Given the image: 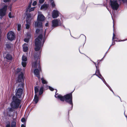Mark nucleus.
Masks as SVG:
<instances>
[{"label":"nucleus","instance_id":"32","mask_svg":"<svg viewBox=\"0 0 127 127\" xmlns=\"http://www.w3.org/2000/svg\"><path fill=\"white\" fill-rule=\"evenodd\" d=\"M26 28L27 29H28L29 28V25L28 24H27L26 25Z\"/></svg>","mask_w":127,"mask_h":127},{"label":"nucleus","instance_id":"4","mask_svg":"<svg viewBox=\"0 0 127 127\" xmlns=\"http://www.w3.org/2000/svg\"><path fill=\"white\" fill-rule=\"evenodd\" d=\"M55 97L59 99L62 101H64L65 100L66 101L69 103L72 106V96L71 93L67 94L64 96H63L58 93H56L55 95Z\"/></svg>","mask_w":127,"mask_h":127},{"label":"nucleus","instance_id":"1","mask_svg":"<svg viewBox=\"0 0 127 127\" xmlns=\"http://www.w3.org/2000/svg\"><path fill=\"white\" fill-rule=\"evenodd\" d=\"M36 34L37 35H39L38 36L35 40V50L37 51L38 50H40L41 48L43 45V43L44 42L45 39L44 38L43 43H42V39L43 38L42 32V31L39 29H37L36 31Z\"/></svg>","mask_w":127,"mask_h":127},{"label":"nucleus","instance_id":"12","mask_svg":"<svg viewBox=\"0 0 127 127\" xmlns=\"http://www.w3.org/2000/svg\"><path fill=\"white\" fill-rule=\"evenodd\" d=\"M95 74L99 78L101 79L103 81L104 83L105 84L108 86L107 85V84L105 80L102 77L101 75L100 74L99 71L97 69L95 73Z\"/></svg>","mask_w":127,"mask_h":127},{"label":"nucleus","instance_id":"33","mask_svg":"<svg viewBox=\"0 0 127 127\" xmlns=\"http://www.w3.org/2000/svg\"><path fill=\"white\" fill-rule=\"evenodd\" d=\"M21 120L22 122H24L25 121V119L24 118H22V119Z\"/></svg>","mask_w":127,"mask_h":127},{"label":"nucleus","instance_id":"34","mask_svg":"<svg viewBox=\"0 0 127 127\" xmlns=\"http://www.w3.org/2000/svg\"><path fill=\"white\" fill-rule=\"evenodd\" d=\"M10 123H9V124L6 125V127H10Z\"/></svg>","mask_w":127,"mask_h":127},{"label":"nucleus","instance_id":"26","mask_svg":"<svg viewBox=\"0 0 127 127\" xmlns=\"http://www.w3.org/2000/svg\"><path fill=\"white\" fill-rule=\"evenodd\" d=\"M21 71V69L20 68H18L16 69V73H18Z\"/></svg>","mask_w":127,"mask_h":127},{"label":"nucleus","instance_id":"35","mask_svg":"<svg viewBox=\"0 0 127 127\" xmlns=\"http://www.w3.org/2000/svg\"><path fill=\"white\" fill-rule=\"evenodd\" d=\"M3 1L4 2H6L10 1L11 0H3Z\"/></svg>","mask_w":127,"mask_h":127},{"label":"nucleus","instance_id":"18","mask_svg":"<svg viewBox=\"0 0 127 127\" xmlns=\"http://www.w3.org/2000/svg\"><path fill=\"white\" fill-rule=\"evenodd\" d=\"M27 36L28 38H26L24 39V41L26 42H28L29 41V39L31 37V35L30 34H28L27 35Z\"/></svg>","mask_w":127,"mask_h":127},{"label":"nucleus","instance_id":"31","mask_svg":"<svg viewBox=\"0 0 127 127\" xmlns=\"http://www.w3.org/2000/svg\"><path fill=\"white\" fill-rule=\"evenodd\" d=\"M49 89L51 91H53L54 90V89L53 88L50 86L49 87Z\"/></svg>","mask_w":127,"mask_h":127},{"label":"nucleus","instance_id":"41","mask_svg":"<svg viewBox=\"0 0 127 127\" xmlns=\"http://www.w3.org/2000/svg\"><path fill=\"white\" fill-rule=\"evenodd\" d=\"M114 43H113V44H114Z\"/></svg>","mask_w":127,"mask_h":127},{"label":"nucleus","instance_id":"10","mask_svg":"<svg viewBox=\"0 0 127 127\" xmlns=\"http://www.w3.org/2000/svg\"><path fill=\"white\" fill-rule=\"evenodd\" d=\"M52 26L54 27L61 25V23L60 19H56L53 20L52 21Z\"/></svg>","mask_w":127,"mask_h":127},{"label":"nucleus","instance_id":"29","mask_svg":"<svg viewBox=\"0 0 127 127\" xmlns=\"http://www.w3.org/2000/svg\"><path fill=\"white\" fill-rule=\"evenodd\" d=\"M44 1V0H39V3L40 4L42 3Z\"/></svg>","mask_w":127,"mask_h":127},{"label":"nucleus","instance_id":"7","mask_svg":"<svg viewBox=\"0 0 127 127\" xmlns=\"http://www.w3.org/2000/svg\"><path fill=\"white\" fill-rule=\"evenodd\" d=\"M119 0L118 1L116 0H114L113 1L111 0V6L112 8L114 10H117L121 2Z\"/></svg>","mask_w":127,"mask_h":127},{"label":"nucleus","instance_id":"44","mask_svg":"<svg viewBox=\"0 0 127 127\" xmlns=\"http://www.w3.org/2000/svg\"><path fill=\"white\" fill-rule=\"evenodd\" d=\"M10 10H11V9H10Z\"/></svg>","mask_w":127,"mask_h":127},{"label":"nucleus","instance_id":"14","mask_svg":"<svg viewBox=\"0 0 127 127\" xmlns=\"http://www.w3.org/2000/svg\"><path fill=\"white\" fill-rule=\"evenodd\" d=\"M27 60V58L26 57L23 56L22 57V64L23 67H25L26 65V61Z\"/></svg>","mask_w":127,"mask_h":127},{"label":"nucleus","instance_id":"19","mask_svg":"<svg viewBox=\"0 0 127 127\" xmlns=\"http://www.w3.org/2000/svg\"><path fill=\"white\" fill-rule=\"evenodd\" d=\"M38 97L36 94L35 95L34 98L33 100L36 103L38 101Z\"/></svg>","mask_w":127,"mask_h":127},{"label":"nucleus","instance_id":"28","mask_svg":"<svg viewBox=\"0 0 127 127\" xmlns=\"http://www.w3.org/2000/svg\"><path fill=\"white\" fill-rule=\"evenodd\" d=\"M119 1H122L124 3H127V0H119Z\"/></svg>","mask_w":127,"mask_h":127},{"label":"nucleus","instance_id":"5","mask_svg":"<svg viewBox=\"0 0 127 127\" xmlns=\"http://www.w3.org/2000/svg\"><path fill=\"white\" fill-rule=\"evenodd\" d=\"M37 20L34 24L35 27H41L42 26V23L41 21H43L45 19V17L42 14L41 12H38Z\"/></svg>","mask_w":127,"mask_h":127},{"label":"nucleus","instance_id":"20","mask_svg":"<svg viewBox=\"0 0 127 127\" xmlns=\"http://www.w3.org/2000/svg\"><path fill=\"white\" fill-rule=\"evenodd\" d=\"M12 58V56L9 54H7L6 57V59L8 60H11Z\"/></svg>","mask_w":127,"mask_h":127},{"label":"nucleus","instance_id":"39","mask_svg":"<svg viewBox=\"0 0 127 127\" xmlns=\"http://www.w3.org/2000/svg\"><path fill=\"white\" fill-rule=\"evenodd\" d=\"M94 63L95 64V66H96V68L97 69V66H96V64L95 63Z\"/></svg>","mask_w":127,"mask_h":127},{"label":"nucleus","instance_id":"11","mask_svg":"<svg viewBox=\"0 0 127 127\" xmlns=\"http://www.w3.org/2000/svg\"><path fill=\"white\" fill-rule=\"evenodd\" d=\"M7 37L8 40L11 41L13 40L15 37L14 33L12 31L9 32L7 34Z\"/></svg>","mask_w":127,"mask_h":127},{"label":"nucleus","instance_id":"3","mask_svg":"<svg viewBox=\"0 0 127 127\" xmlns=\"http://www.w3.org/2000/svg\"><path fill=\"white\" fill-rule=\"evenodd\" d=\"M13 101L11 104V106L12 108H8L7 110V115L9 116H10V113L13 111L12 109H17L19 106L20 103V99H18L15 96H13Z\"/></svg>","mask_w":127,"mask_h":127},{"label":"nucleus","instance_id":"13","mask_svg":"<svg viewBox=\"0 0 127 127\" xmlns=\"http://www.w3.org/2000/svg\"><path fill=\"white\" fill-rule=\"evenodd\" d=\"M59 16V12L57 10H54L52 13V16L53 18H57Z\"/></svg>","mask_w":127,"mask_h":127},{"label":"nucleus","instance_id":"37","mask_svg":"<svg viewBox=\"0 0 127 127\" xmlns=\"http://www.w3.org/2000/svg\"><path fill=\"white\" fill-rule=\"evenodd\" d=\"M21 127H25V126L24 125H21Z\"/></svg>","mask_w":127,"mask_h":127},{"label":"nucleus","instance_id":"2","mask_svg":"<svg viewBox=\"0 0 127 127\" xmlns=\"http://www.w3.org/2000/svg\"><path fill=\"white\" fill-rule=\"evenodd\" d=\"M23 76V73L21 72L16 79L17 81L19 82H21V83L19 84L18 87L20 88L18 89L16 93V97H15L18 99L17 98H20L21 96L23 91L22 88H23L24 85L22 82L24 81Z\"/></svg>","mask_w":127,"mask_h":127},{"label":"nucleus","instance_id":"43","mask_svg":"<svg viewBox=\"0 0 127 127\" xmlns=\"http://www.w3.org/2000/svg\"><path fill=\"white\" fill-rule=\"evenodd\" d=\"M113 45H114V44H113Z\"/></svg>","mask_w":127,"mask_h":127},{"label":"nucleus","instance_id":"23","mask_svg":"<svg viewBox=\"0 0 127 127\" xmlns=\"http://www.w3.org/2000/svg\"><path fill=\"white\" fill-rule=\"evenodd\" d=\"M16 123L14 121H13L11 123V127H15Z\"/></svg>","mask_w":127,"mask_h":127},{"label":"nucleus","instance_id":"30","mask_svg":"<svg viewBox=\"0 0 127 127\" xmlns=\"http://www.w3.org/2000/svg\"><path fill=\"white\" fill-rule=\"evenodd\" d=\"M36 3L37 2L36 1H34L32 4V5L33 6H34L36 4Z\"/></svg>","mask_w":127,"mask_h":127},{"label":"nucleus","instance_id":"27","mask_svg":"<svg viewBox=\"0 0 127 127\" xmlns=\"http://www.w3.org/2000/svg\"><path fill=\"white\" fill-rule=\"evenodd\" d=\"M8 16L10 18H11L13 17V16L12 15V14L11 12H10L9 13L8 15Z\"/></svg>","mask_w":127,"mask_h":127},{"label":"nucleus","instance_id":"22","mask_svg":"<svg viewBox=\"0 0 127 127\" xmlns=\"http://www.w3.org/2000/svg\"><path fill=\"white\" fill-rule=\"evenodd\" d=\"M50 2L51 3V4L52 6V7H54L55 6V5L54 3V1L53 0H49Z\"/></svg>","mask_w":127,"mask_h":127},{"label":"nucleus","instance_id":"6","mask_svg":"<svg viewBox=\"0 0 127 127\" xmlns=\"http://www.w3.org/2000/svg\"><path fill=\"white\" fill-rule=\"evenodd\" d=\"M41 80L42 83L43 84V85L41 86L39 92V95H41L43 93V91L45 90H47V81L45 80V79L43 78H41Z\"/></svg>","mask_w":127,"mask_h":127},{"label":"nucleus","instance_id":"25","mask_svg":"<svg viewBox=\"0 0 127 127\" xmlns=\"http://www.w3.org/2000/svg\"><path fill=\"white\" fill-rule=\"evenodd\" d=\"M18 30V31H20V30L21 25L20 24H18L17 26Z\"/></svg>","mask_w":127,"mask_h":127},{"label":"nucleus","instance_id":"9","mask_svg":"<svg viewBox=\"0 0 127 127\" xmlns=\"http://www.w3.org/2000/svg\"><path fill=\"white\" fill-rule=\"evenodd\" d=\"M7 6L5 5L3 7L0 9V16L2 17L5 15L7 10Z\"/></svg>","mask_w":127,"mask_h":127},{"label":"nucleus","instance_id":"38","mask_svg":"<svg viewBox=\"0 0 127 127\" xmlns=\"http://www.w3.org/2000/svg\"><path fill=\"white\" fill-rule=\"evenodd\" d=\"M45 26L46 27L48 26V23H46V24H45Z\"/></svg>","mask_w":127,"mask_h":127},{"label":"nucleus","instance_id":"40","mask_svg":"<svg viewBox=\"0 0 127 127\" xmlns=\"http://www.w3.org/2000/svg\"><path fill=\"white\" fill-rule=\"evenodd\" d=\"M84 36L85 38V37H86L85 36Z\"/></svg>","mask_w":127,"mask_h":127},{"label":"nucleus","instance_id":"42","mask_svg":"<svg viewBox=\"0 0 127 127\" xmlns=\"http://www.w3.org/2000/svg\"><path fill=\"white\" fill-rule=\"evenodd\" d=\"M114 43H113V44H114Z\"/></svg>","mask_w":127,"mask_h":127},{"label":"nucleus","instance_id":"21","mask_svg":"<svg viewBox=\"0 0 127 127\" xmlns=\"http://www.w3.org/2000/svg\"><path fill=\"white\" fill-rule=\"evenodd\" d=\"M13 44H10V43H8L6 44V48H7L9 49L11 47L13 46Z\"/></svg>","mask_w":127,"mask_h":127},{"label":"nucleus","instance_id":"24","mask_svg":"<svg viewBox=\"0 0 127 127\" xmlns=\"http://www.w3.org/2000/svg\"><path fill=\"white\" fill-rule=\"evenodd\" d=\"M35 90V94H36L38 92V88L37 87H35L34 88Z\"/></svg>","mask_w":127,"mask_h":127},{"label":"nucleus","instance_id":"17","mask_svg":"<svg viewBox=\"0 0 127 127\" xmlns=\"http://www.w3.org/2000/svg\"><path fill=\"white\" fill-rule=\"evenodd\" d=\"M48 8V5L47 4H44L42 5L40 8L41 9L45 10L46 9Z\"/></svg>","mask_w":127,"mask_h":127},{"label":"nucleus","instance_id":"16","mask_svg":"<svg viewBox=\"0 0 127 127\" xmlns=\"http://www.w3.org/2000/svg\"><path fill=\"white\" fill-rule=\"evenodd\" d=\"M31 3H30L28 6V7L27 8V10L28 11L31 12L33 10H34L35 7H33L31 8Z\"/></svg>","mask_w":127,"mask_h":127},{"label":"nucleus","instance_id":"8","mask_svg":"<svg viewBox=\"0 0 127 127\" xmlns=\"http://www.w3.org/2000/svg\"><path fill=\"white\" fill-rule=\"evenodd\" d=\"M38 66L39 69H35L34 70V72L35 76L39 79L40 78L39 73L40 72L41 70L40 68V66L39 63H37L36 62H35L34 63V67L36 68Z\"/></svg>","mask_w":127,"mask_h":127},{"label":"nucleus","instance_id":"36","mask_svg":"<svg viewBox=\"0 0 127 127\" xmlns=\"http://www.w3.org/2000/svg\"><path fill=\"white\" fill-rule=\"evenodd\" d=\"M115 34L114 33H113V38H112L113 40L114 39V37H115Z\"/></svg>","mask_w":127,"mask_h":127},{"label":"nucleus","instance_id":"15","mask_svg":"<svg viewBox=\"0 0 127 127\" xmlns=\"http://www.w3.org/2000/svg\"><path fill=\"white\" fill-rule=\"evenodd\" d=\"M28 45L26 43H25L23 45V51L25 52H27L28 50Z\"/></svg>","mask_w":127,"mask_h":127}]
</instances>
